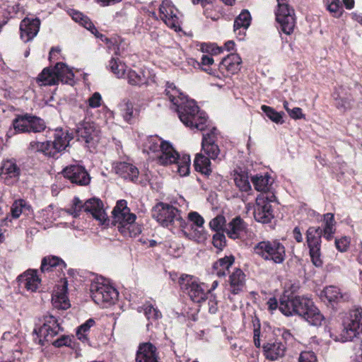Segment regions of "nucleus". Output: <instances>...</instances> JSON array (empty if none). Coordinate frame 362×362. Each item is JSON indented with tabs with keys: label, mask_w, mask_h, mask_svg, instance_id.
<instances>
[{
	"label": "nucleus",
	"mask_w": 362,
	"mask_h": 362,
	"mask_svg": "<svg viewBox=\"0 0 362 362\" xmlns=\"http://www.w3.org/2000/svg\"><path fill=\"white\" fill-rule=\"evenodd\" d=\"M152 216L165 227L175 226L183 228L186 226V222L182 218L180 211L169 204L163 202L157 204L152 210Z\"/></svg>",
	"instance_id": "20e7f679"
},
{
	"label": "nucleus",
	"mask_w": 362,
	"mask_h": 362,
	"mask_svg": "<svg viewBox=\"0 0 362 362\" xmlns=\"http://www.w3.org/2000/svg\"><path fill=\"white\" fill-rule=\"evenodd\" d=\"M252 182L257 191L262 192L261 194L272 193L269 192L272 185L271 177L269 175H257L252 177Z\"/></svg>",
	"instance_id": "c9c22d12"
},
{
	"label": "nucleus",
	"mask_w": 362,
	"mask_h": 362,
	"mask_svg": "<svg viewBox=\"0 0 362 362\" xmlns=\"http://www.w3.org/2000/svg\"><path fill=\"white\" fill-rule=\"evenodd\" d=\"M322 230L320 227H310L306 232V241L310 250L312 262L315 267L322 265L321 259L320 246Z\"/></svg>",
	"instance_id": "9d476101"
},
{
	"label": "nucleus",
	"mask_w": 362,
	"mask_h": 362,
	"mask_svg": "<svg viewBox=\"0 0 362 362\" xmlns=\"http://www.w3.org/2000/svg\"><path fill=\"white\" fill-rule=\"evenodd\" d=\"M336 107L342 112L351 109L353 106V99L348 95L343 88H339L332 94Z\"/></svg>",
	"instance_id": "c756f323"
},
{
	"label": "nucleus",
	"mask_w": 362,
	"mask_h": 362,
	"mask_svg": "<svg viewBox=\"0 0 362 362\" xmlns=\"http://www.w3.org/2000/svg\"><path fill=\"white\" fill-rule=\"evenodd\" d=\"M54 141H52L54 146L57 148L59 152L64 150L68 146L69 141L72 139L71 135L67 131L62 129H57L54 134Z\"/></svg>",
	"instance_id": "e433bc0d"
},
{
	"label": "nucleus",
	"mask_w": 362,
	"mask_h": 362,
	"mask_svg": "<svg viewBox=\"0 0 362 362\" xmlns=\"http://www.w3.org/2000/svg\"><path fill=\"white\" fill-rule=\"evenodd\" d=\"M74 74L72 70L62 62L57 63L54 68H45L37 78L40 86H53L59 82L72 85Z\"/></svg>",
	"instance_id": "7ed1b4c3"
},
{
	"label": "nucleus",
	"mask_w": 362,
	"mask_h": 362,
	"mask_svg": "<svg viewBox=\"0 0 362 362\" xmlns=\"http://www.w3.org/2000/svg\"><path fill=\"white\" fill-rule=\"evenodd\" d=\"M64 211L73 217L76 218L82 211H85V203L78 197H74L71 206Z\"/></svg>",
	"instance_id": "864d4df0"
},
{
	"label": "nucleus",
	"mask_w": 362,
	"mask_h": 362,
	"mask_svg": "<svg viewBox=\"0 0 362 362\" xmlns=\"http://www.w3.org/2000/svg\"><path fill=\"white\" fill-rule=\"evenodd\" d=\"M335 245L339 251L345 252L349 245V240L346 237H342L341 238L336 239Z\"/></svg>",
	"instance_id": "69168bd1"
},
{
	"label": "nucleus",
	"mask_w": 362,
	"mask_h": 362,
	"mask_svg": "<svg viewBox=\"0 0 362 362\" xmlns=\"http://www.w3.org/2000/svg\"><path fill=\"white\" fill-rule=\"evenodd\" d=\"M78 140L86 144H93L98 141L99 131L93 123L84 122L80 123L76 129Z\"/></svg>",
	"instance_id": "a211bd4d"
},
{
	"label": "nucleus",
	"mask_w": 362,
	"mask_h": 362,
	"mask_svg": "<svg viewBox=\"0 0 362 362\" xmlns=\"http://www.w3.org/2000/svg\"><path fill=\"white\" fill-rule=\"evenodd\" d=\"M165 141L157 136H146L142 141V148L144 153H152L151 158L156 159L157 154L160 152Z\"/></svg>",
	"instance_id": "7c9ffc66"
},
{
	"label": "nucleus",
	"mask_w": 362,
	"mask_h": 362,
	"mask_svg": "<svg viewBox=\"0 0 362 362\" xmlns=\"http://www.w3.org/2000/svg\"><path fill=\"white\" fill-rule=\"evenodd\" d=\"M276 197L274 193L260 194L256 198L253 215L255 219L262 223H269L274 218L271 203Z\"/></svg>",
	"instance_id": "6e6552de"
},
{
	"label": "nucleus",
	"mask_w": 362,
	"mask_h": 362,
	"mask_svg": "<svg viewBox=\"0 0 362 362\" xmlns=\"http://www.w3.org/2000/svg\"><path fill=\"white\" fill-rule=\"evenodd\" d=\"M276 19L283 33L290 35L293 32L296 25L295 13L288 4H280L278 6Z\"/></svg>",
	"instance_id": "4468645a"
},
{
	"label": "nucleus",
	"mask_w": 362,
	"mask_h": 362,
	"mask_svg": "<svg viewBox=\"0 0 362 362\" xmlns=\"http://www.w3.org/2000/svg\"><path fill=\"white\" fill-rule=\"evenodd\" d=\"M361 319L362 310L360 308L351 310L341 334L339 336H335L334 338V341L344 342L353 340L356 337L362 332L361 328Z\"/></svg>",
	"instance_id": "1a4fd4ad"
},
{
	"label": "nucleus",
	"mask_w": 362,
	"mask_h": 362,
	"mask_svg": "<svg viewBox=\"0 0 362 362\" xmlns=\"http://www.w3.org/2000/svg\"><path fill=\"white\" fill-rule=\"evenodd\" d=\"M159 16L170 28L176 32L181 30L179 11L171 1H163L159 8Z\"/></svg>",
	"instance_id": "ddd939ff"
},
{
	"label": "nucleus",
	"mask_w": 362,
	"mask_h": 362,
	"mask_svg": "<svg viewBox=\"0 0 362 362\" xmlns=\"http://www.w3.org/2000/svg\"><path fill=\"white\" fill-rule=\"evenodd\" d=\"M124 78H127L128 83L133 86H140L146 82V78L142 71L136 72L132 69H127Z\"/></svg>",
	"instance_id": "de8ad7c7"
},
{
	"label": "nucleus",
	"mask_w": 362,
	"mask_h": 362,
	"mask_svg": "<svg viewBox=\"0 0 362 362\" xmlns=\"http://www.w3.org/2000/svg\"><path fill=\"white\" fill-rule=\"evenodd\" d=\"M165 93L176 107L179 118L186 127L200 131L209 127L206 113L200 111L195 101L189 100L173 83H166Z\"/></svg>",
	"instance_id": "f257e3e1"
},
{
	"label": "nucleus",
	"mask_w": 362,
	"mask_h": 362,
	"mask_svg": "<svg viewBox=\"0 0 362 362\" xmlns=\"http://www.w3.org/2000/svg\"><path fill=\"white\" fill-rule=\"evenodd\" d=\"M263 350L267 359L277 361L284 356L286 346L279 341L268 342L263 346Z\"/></svg>",
	"instance_id": "c85d7f7f"
},
{
	"label": "nucleus",
	"mask_w": 362,
	"mask_h": 362,
	"mask_svg": "<svg viewBox=\"0 0 362 362\" xmlns=\"http://www.w3.org/2000/svg\"><path fill=\"white\" fill-rule=\"evenodd\" d=\"M70 15L74 21L78 23L87 30H90L93 34H95L96 36H98L96 34L98 31L95 27L87 16H84L82 13L78 11H72Z\"/></svg>",
	"instance_id": "c03bdc74"
},
{
	"label": "nucleus",
	"mask_w": 362,
	"mask_h": 362,
	"mask_svg": "<svg viewBox=\"0 0 362 362\" xmlns=\"http://www.w3.org/2000/svg\"><path fill=\"white\" fill-rule=\"evenodd\" d=\"M108 67L117 78H124L126 77L127 66L119 60L112 58L109 62Z\"/></svg>",
	"instance_id": "49530a36"
},
{
	"label": "nucleus",
	"mask_w": 362,
	"mask_h": 362,
	"mask_svg": "<svg viewBox=\"0 0 362 362\" xmlns=\"http://www.w3.org/2000/svg\"><path fill=\"white\" fill-rule=\"evenodd\" d=\"M226 225V218L222 215H218L214 218L209 223V227L211 230L217 232L223 230Z\"/></svg>",
	"instance_id": "13d9d810"
},
{
	"label": "nucleus",
	"mask_w": 362,
	"mask_h": 362,
	"mask_svg": "<svg viewBox=\"0 0 362 362\" xmlns=\"http://www.w3.org/2000/svg\"><path fill=\"white\" fill-rule=\"evenodd\" d=\"M313 326L321 325L324 320V316L315 305L314 302L308 298L302 299L301 305L298 308V315Z\"/></svg>",
	"instance_id": "9b49d317"
},
{
	"label": "nucleus",
	"mask_w": 362,
	"mask_h": 362,
	"mask_svg": "<svg viewBox=\"0 0 362 362\" xmlns=\"http://www.w3.org/2000/svg\"><path fill=\"white\" fill-rule=\"evenodd\" d=\"M156 159L161 165L175 164V168L180 176H187L189 173L191 159L189 155L180 156L173 146L168 141L163 144Z\"/></svg>",
	"instance_id": "f03ea898"
},
{
	"label": "nucleus",
	"mask_w": 362,
	"mask_h": 362,
	"mask_svg": "<svg viewBox=\"0 0 362 362\" xmlns=\"http://www.w3.org/2000/svg\"><path fill=\"white\" fill-rule=\"evenodd\" d=\"M141 310L148 320H157L162 317L160 311L150 303H145L143 307L139 308V312Z\"/></svg>",
	"instance_id": "8fccbe9b"
},
{
	"label": "nucleus",
	"mask_w": 362,
	"mask_h": 362,
	"mask_svg": "<svg viewBox=\"0 0 362 362\" xmlns=\"http://www.w3.org/2000/svg\"><path fill=\"white\" fill-rule=\"evenodd\" d=\"M102 97L101 95L95 92L88 100V106L91 108H97L101 105Z\"/></svg>",
	"instance_id": "680f3d73"
},
{
	"label": "nucleus",
	"mask_w": 362,
	"mask_h": 362,
	"mask_svg": "<svg viewBox=\"0 0 362 362\" xmlns=\"http://www.w3.org/2000/svg\"><path fill=\"white\" fill-rule=\"evenodd\" d=\"M317 357L313 351H303L300 353L298 362H317Z\"/></svg>",
	"instance_id": "052dcab7"
},
{
	"label": "nucleus",
	"mask_w": 362,
	"mask_h": 362,
	"mask_svg": "<svg viewBox=\"0 0 362 362\" xmlns=\"http://www.w3.org/2000/svg\"><path fill=\"white\" fill-rule=\"evenodd\" d=\"M159 360V353L153 344L144 342L139 344L136 362H158Z\"/></svg>",
	"instance_id": "aec40b11"
},
{
	"label": "nucleus",
	"mask_w": 362,
	"mask_h": 362,
	"mask_svg": "<svg viewBox=\"0 0 362 362\" xmlns=\"http://www.w3.org/2000/svg\"><path fill=\"white\" fill-rule=\"evenodd\" d=\"M91 297L93 301L102 308L113 305L118 298L117 291L103 281H95L90 285Z\"/></svg>",
	"instance_id": "423d86ee"
},
{
	"label": "nucleus",
	"mask_w": 362,
	"mask_h": 362,
	"mask_svg": "<svg viewBox=\"0 0 362 362\" xmlns=\"http://www.w3.org/2000/svg\"><path fill=\"white\" fill-rule=\"evenodd\" d=\"M181 289L186 292L191 300L195 303H201L206 300L207 292L204 284L198 279L187 274H182L179 279Z\"/></svg>",
	"instance_id": "0eeeda50"
},
{
	"label": "nucleus",
	"mask_w": 362,
	"mask_h": 362,
	"mask_svg": "<svg viewBox=\"0 0 362 362\" xmlns=\"http://www.w3.org/2000/svg\"><path fill=\"white\" fill-rule=\"evenodd\" d=\"M40 21L35 18H25L20 24L21 37L27 42L33 40L38 33Z\"/></svg>",
	"instance_id": "6ab92c4d"
},
{
	"label": "nucleus",
	"mask_w": 362,
	"mask_h": 362,
	"mask_svg": "<svg viewBox=\"0 0 362 362\" xmlns=\"http://www.w3.org/2000/svg\"><path fill=\"white\" fill-rule=\"evenodd\" d=\"M194 165L195 170L202 174L210 175L211 173L210 158L202 153L196 155Z\"/></svg>",
	"instance_id": "ea45409f"
},
{
	"label": "nucleus",
	"mask_w": 362,
	"mask_h": 362,
	"mask_svg": "<svg viewBox=\"0 0 362 362\" xmlns=\"http://www.w3.org/2000/svg\"><path fill=\"white\" fill-rule=\"evenodd\" d=\"M323 223V228L322 229L323 235L327 240H329L332 239L336 230V222L334 221V214L332 213H327L325 214Z\"/></svg>",
	"instance_id": "58836bf2"
},
{
	"label": "nucleus",
	"mask_w": 362,
	"mask_h": 362,
	"mask_svg": "<svg viewBox=\"0 0 362 362\" xmlns=\"http://www.w3.org/2000/svg\"><path fill=\"white\" fill-rule=\"evenodd\" d=\"M254 250L264 259L272 261L276 264L282 263L286 257L284 246L276 240L259 242L255 246Z\"/></svg>",
	"instance_id": "39448f33"
},
{
	"label": "nucleus",
	"mask_w": 362,
	"mask_h": 362,
	"mask_svg": "<svg viewBox=\"0 0 362 362\" xmlns=\"http://www.w3.org/2000/svg\"><path fill=\"white\" fill-rule=\"evenodd\" d=\"M30 148L33 151L40 152L51 157H54L59 153L53 142L49 141L44 142L32 141L30 144Z\"/></svg>",
	"instance_id": "473e14b6"
},
{
	"label": "nucleus",
	"mask_w": 362,
	"mask_h": 362,
	"mask_svg": "<svg viewBox=\"0 0 362 362\" xmlns=\"http://www.w3.org/2000/svg\"><path fill=\"white\" fill-rule=\"evenodd\" d=\"M217 130L215 127H212L209 132L203 134L202 148L208 158L216 160L219 159L221 150L218 146L215 143Z\"/></svg>",
	"instance_id": "dca6fc26"
},
{
	"label": "nucleus",
	"mask_w": 362,
	"mask_h": 362,
	"mask_svg": "<svg viewBox=\"0 0 362 362\" xmlns=\"http://www.w3.org/2000/svg\"><path fill=\"white\" fill-rule=\"evenodd\" d=\"M188 218L193 222L198 228H202L204 223L203 217L196 211L190 212Z\"/></svg>",
	"instance_id": "e2e57ef3"
},
{
	"label": "nucleus",
	"mask_w": 362,
	"mask_h": 362,
	"mask_svg": "<svg viewBox=\"0 0 362 362\" xmlns=\"http://www.w3.org/2000/svg\"><path fill=\"white\" fill-rule=\"evenodd\" d=\"M229 291L236 295L243 291L245 285V275L240 269H235L228 278Z\"/></svg>",
	"instance_id": "cd10ccee"
},
{
	"label": "nucleus",
	"mask_w": 362,
	"mask_h": 362,
	"mask_svg": "<svg viewBox=\"0 0 362 362\" xmlns=\"http://www.w3.org/2000/svg\"><path fill=\"white\" fill-rule=\"evenodd\" d=\"M261 110L266 114V115L274 122L276 124H282L283 113L276 112L274 109L267 105H262Z\"/></svg>",
	"instance_id": "5fc2aeb1"
},
{
	"label": "nucleus",
	"mask_w": 362,
	"mask_h": 362,
	"mask_svg": "<svg viewBox=\"0 0 362 362\" xmlns=\"http://www.w3.org/2000/svg\"><path fill=\"white\" fill-rule=\"evenodd\" d=\"M85 211L90 213L102 224L107 218L102 201L97 198L90 199L85 202Z\"/></svg>",
	"instance_id": "b1692460"
},
{
	"label": "nucleus",
	"mask_w": 362,
	"mask_h": 362,
	"mask_svg": "<svg viewBox=\"0 0 362 362\" xmlns=\"http://www.w3.org/2000/svg\"><path fill=\"white\" fill-rule=\"evenodd\" d=\"M119 233L124 237L134 238L141 232V226L134 221H128L118 228Z\"/></svg>",
	"instance_id": "a19ab883"
},
{
	"label": "nucleus",
	"mask_w": 362,
	"mask_h": 362,
	"mask_svg": "<svg viewBox=\"0 0 362 362\" xmlns=\"http://www.w3.org/2000/svg\"><path fill=\"white\" fill-rule=\"evenodd\" d=\"M234 181L240 190L247 192L251 189V185L247 174L244 173L235 174Z\"/></svg>",
	"instance_id": "603ef678"
},
{
	"label": "nucleus",
	"mask_w": 362,
	"mask_h": 362,
	"mask_svg": "<svg viewBox=\"0 0 362 362\" xmlns=\"http://www.w3.org/2000/svg\"><path fill=\"white\" fill-rule=\"evenodd\" d=\"M115 171L117 174L120 175L124 179H129L132 181H134L138 177L139 170L132 164L121 162L118 163L115 167Z\"/></svg>",
	"instance_id": "72a5a7b5"
},
{
	"label": "nucleus",
	"mask_w": 362,
	"mask_h": 362,
	"mask_svg": "<svg viewBox=\"0 0 362 362\" xmlns=\"http://www.w3.org/2000/svg\"><path fill=\"white\" fill-rule=\"evenodd\" d=\"M251 17L249 11H244L235 18L234 21V31L238 34L244 35L245 31L249 27L250 24Z\"/></svg>",
	"instance_id": "79ce46f5"
},
{
	"label": "nucleus",
	"mask_w": 362,
	"mask_h": 362,
	"mask_svg": "<svg viewBox=\"0 0 362 362\" xmlns=\"http://www.w3.org/2000/svg\"><path fill=\"white\" fill-rule=\"evenodd\" d=\"M95 324V322L93 319H88L83 324L80 325L77 328L76 331V337L77 338L82 341L83 343L88 342V334L90 331V327H93Z\"/></svg>",
	"instance_id": "09e8293b"
},
{
	"label": "nucleus",
	"mask_w": 362,
	"mask_h": 362,
	"mask_svg": "<svg viewBox=\"0 0 362 362\" xmlns=\"http://www.w3.org/2000/svg\"><path fill=\"white\" fill-rule=\"evenodd\" d=\"M60 330L61 327L57 319L54 316L49 315L44 317L43 325L38 330L35 329L34 333L39 338L38 343L43 345L45 342L50 341Z\"/></svg>",
	"instance_id": "f8f14e48"
},
{
	"label": "nucleus",
	"mask_w": 362,
	"mask_h": 362,
	"mask_svg": "<svg viewBox=\"0 0 362 362\" xmlns=\"http://www.w3.org/2000/svg\"><path fill=\"white\" fill-rule=\"evenodd\" d=\"M119 107L125 121L129 122L134 117V105L129 100H124Z\"/></svg>",
	"instance_id": "3c124183"
},
{
	"label": "nucleus",
	"mask_w": 362,
	"mask_h": 362,
	"mask_svg": "<svg viewBox=\"0 0 362 362\" xmlns=\"http://www.w3.org/2000/svg\"><path fill=\"white\" fill-rule=\"evenodd\" d=\"M30 115H17L13 120L12 125L16 133L29 132Z\"/></svg>",
	"instance_id": "37998d69"
},
{
	"label": "nucleus",
	"mask_w": 362,
	"mask_h": 362,
	"mask_svg": "<svg viewBox=\"0 0 362 362\" xmlns=\"http://www.w3.org/2000/svg\"><path fill=\"white\" fill-rule=\"evenodd\" d=\"M233 256H226L223 258L218 259L213 264V273L218 276H226L229 268L234 262Z\"/></svg>",
	"instance_id": "f704fd0d"
},
{
	"label": "nucleus",
	"mask_w": 362,
	"mask_h": 362,
	"mask_svg": "<svg viewBox=\"0 0 362 362\" xmlns=\"http://www.w3.org/2000/svg\"><path fill=\"white\" fill-rule=\"evenodd\" d=\"M303 296H295L289 298L284 296L279 305V310L286 316L298 315V308L301 305Z\"/></svg>",
	"instance_id": "393cba45"
},
{
	"label": "nucleus",
	"mask_w": 362,
	"mask_h": 362,
	"mask_svg": "<svg viewBox=\"0 0 362 362\" xmlns=\"http://www.w3.org/2000/svg\"><path fill=\"white\" fill-rule=\"evenodd\" d=\"M241 58L238 54H230L219 64V71L226 76L237 73L240 69Z\"/></svg>",
	"instance_id": "5701e85b"
},
{
	"label": "nucleus",
	"mask_w": 362,
	"mask_h": 362,
	"mask_svg": "<svg viewBox=\"0 0 362 362\" xmlns=\"http://www.w3.org/2000/svg\"><path fill=\"white\" fill-rule=\"evenodd\" d=\"M113 223L118 228L128 221H134L136 216L130 212L127 207V202L124 199L117 201L112 211Z\"/></svg>",
	"instance_id": "f3484780"
},
{
	"label": "nucleus",
	"mask_w": 362,
	"mask_h": 362,
	"mask_svg": "<svg viewBox=\"0 0 362 362\" xmlns=\"http://www.w3.org/2000/svg\"><path fill=\"white\" fill-rule=\"evenodd\" d=\"M46 127L45 123L40 117L33 116L30 115V124H29V132H40L43 131Z\"/></svg>",
	"instance_id": "4d7b16f0"
},
{
	"label": "nucleus",
	"mask_w": 362,
	"mask_h": 362,
	"mask_svg": "<svg viewBox=\"0 0 362 362\" xmlns=\"http://www.w3.org/2000/svg\"><path fill=\"white\" fill-rule=\"evenodd\" d=\"M213 245L219 251L223 250L226 245V239L225 235L221 232H217L213 235Z\"/></svg>",
	"instance_id": "bf43d9fd"
},
{
	"label": "nucleus",
	"mask_w": 362,
	"mask_h": 362,
	"mask_svg": "<svg viewBox=\"0 0 362 362\" xmlns=\"http://www.w3.org/2000/svg\"><path fill=\"white\" fill-rule=\"evenodd\" d=\"M65 267V263L61 259L55 256H52L46 257L42 259L40 269L42 272H45L53 271L54 269H57V267L59 269L62 270Z\"/></svg>",
	"instance_id": "4c0bfd02"
},
{
	"label": "nucleus",
	"mask_w": 362,
	"mask_h": 362,
	"mask_svg": "<svg viewBox=\"0 0 362 362\" xmlns=\"http://www.w3.org/2000/svg\"><path fill=\"white\" fill-rule=\"evenodd\" d=\"M327 10L333 16L339 18L343 13V8L339 0H326Z\"/></svg>",
	"instance_id": "6e6d98bb"
},
{
	"label": "nucleus",
	"mask_w": 362,
	"mask_h": 362,
	"mask_svg": "<svg viewBox=\"0 0 362 362\" xmlns=\"http://www.w3.org/2000/svg\"><path fill=\"white\" fill-rule=\"evenodd\" d=\"M64 177L67 178L71 182L86 186L90 182V177L85 168L78 165H71L66 167L62 172Z\"/></svg>",
	"instance_id": "2eb2a0df"
},
{
	"label": "nucleus",
	"mask_w": 362,
	"mask_h": 362,
	"mask_svg": "<svg viewBox=\"0 0 362 362\" xmlns=\"http://www.w3.org/2000/svg\"><path fill=\"white\" fill-rule=\"evenodd\" d=\"M289 116L294 119H302L305 117L304 114L302 112V110L300 107H294L289 110Z\"/></svg>",
	"instance_id": "338daca9"
},
{
	"label": "nucleus",
	"mask_w": 362,
	"mask_h": 362,
	"mask_svg": "<svg viewBox=\"0 0 362 362\" xmlns=\"http://www.w3.org/2000/svg\"><path fill=\"white\" fill-rule=\"evenodd\" d=\"M293 237L298 243H302L303 240V235L299 227H295L293 230Z\"/></svg>",
	"instance_id": "774afa93"
},
{
	"label": "nucleus",
	"mask_w": 362,
	"mask_h": 362,
	"mask_svg": "<svg viewBox=\"0 0 362 362\" xmlns=\"http://www.w3.org/2000/svg\"><path fill=\"white\" fill-rule=\"evenodd\" d=\"M247 226V223L240 216H236L226 226L225 232L230 238L237 239L246 233Z\"/></svg>",
	"instance_id": "bb28decb"
},
{
	"label": "nucleus",
	"mask_w": 362,
	"mask_h": 362,
	"mask_svg": "<svg viewBox=\"0 0 362 362\" xmlns=\"http://www.w3.org/2000/svg\"><path fill=\"white\" fill-rule=\"evenodd\" d=\"M67 281H62L53 292L52 297V305L59 310H66L70 306L69 300L66 296Z\"/></svg>",
	"instance_id": "412c9836"
},
{
	"label": "nucleus",
	"mask_w": 362,
	"mask_h": 362,
	"mask_svg": "<svg viewBox=\"0 0 362 362\" xmlns=\"http://www.w3.org/2000/svg\"><path fill=\"white\" fill-rule=\"evenodd\" d=\"M20 175V169L12 160H6L3 161L0 168V177L5 180V182L10 185L13 180H16Z\"/></svg>",
	"instance_id": "a878e982"
},
{
	"label": "nucleus",
	"mask_w": 362,
	"mask_h": 362,
	"mask_svg": "<svg viewBox=\"0 0 362 362\" xmlns=\"http://www.w3.org/2000/svg\"><path fill=\"white\" fill-rule=\"evenodd\" d=\"M320 297L326 299L328 302H339L342 300H349V295L347 293L342 294L340 289L334 286H329L325 287L321 292Z\"/></svg>",
	"instance_id": "2f4dec72"
},
{
	"label": "nucleus",
	"mask_w": 362,
	"mask_h": 362,
	"mask_svg": "<svg viewBox=\"0 0 362 362\" xmlns=\"http://www.w3.org/2000/svg\"><path fill=\"white\" fill-rule=\"evenodd\" d=\"M30 206L23 199H18L13 202L11 209V217L18 218L23 214H28L30 211Z\"/></svg>",
	"instance_id": "a18cd8bd"
},
{
	"label": "nucleus",
	"mask_w": 362,
	"mask_h": 362,
	"mask_svg": "<svg viewBox=\"0 0 362 362\" xmlns=\"http://www.w3.org/2000/svg\"><path fill=\"white\" fill-rule=\"evenodd\" d=\"M19 286L28 291L35 292L39 288L41 280L37 270L28 269L18 277Z\"/></svg>",
	"instance_id": "4be33fe9"
},
{
	"label": "nucleus",
	"mask_w": 362,
	"mask_h": 362,
	"mask_svg": "<svg viewBox=\"0 0 362 362\" xmlns=\"http://www.w3.org/2000/svg\"><path fill=\"white\" fill-rule=\"evenodd\" d=\"M71 338L70 337L63 335L54 341L52 344L56 347H61L62 346H71Z\"/></svg>",
	"instance_id": "0e129e2a"
}]
</instances>
